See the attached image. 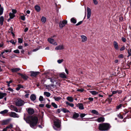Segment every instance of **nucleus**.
<instances>
[{"label":"nucleus","mask_w":131,"mask_h":131,"mask_svg":"<svg viewBox=\"0 0 131 131\" xmlns=\"http://www.w3.org/2000/svg\"><path fill=\"white\" fill-rule=\"evenodd\" d=\"M21 85L20 84H19L18 85V87L16 88V90L17 91L19 90L20 88H21Z\"/></svg>","instance_id":"c03bdc74"},{"label":"nucleus","mask_w":131,"mask_h":131,"mask_svg":"<svg viewBox=\"0 0 131 131\" xmlns=\"http://www.w3.org/2000/svg\"><path fill=\"white\" fill-rule=\"evenodd\" d=\"M122 104H120L119 105L117 106L116 107V110L117 111L120 108L122 107Z\"/></svg>","instance_id":"e433bc0d"},{"label":"nucleus","mask_w":131,"mask_h":131,"mask_svg":"<svg viewBox=\"0 0 131 131\" xmlns=\"http://www.w3.org/2000/svg\"><path fill=\"white\" fill-rule=\"evenodd\" d=\"M117 116L119 118L121 119H123V116L121 115L120 114L118 115Z\"/></svg>","instance_id":"3c124183"},{"label":"nucleus","mask_w":131,"mask_h":131,"mask_svg":"<svg viewBox=\"0 0 131 131\" xmlns=\"http://www.w3.org/2000/svg\"><path fill=\"white\" fill-rule=\"evenodd\" d=\"M121 39L122 41L124 42H125L126 41V39L125 38L123 37Z\"/></svg>","instance_id":"bf43d9fd"},{"label":"nucleus","mask_w":131,"mask_h":131,"mask_svg":"<svg viewBox=\"0 0 131 131\" xmlns=\"http://www.w3.org/2000/svg\"><path fill=\"white\" fill-rule=\"evenodd\" d=\"M66 103L67 105H69L71 107H73L74 106V105L73 104L70 103L68 102H66Z\"/></svg>","instance_id":"7c9ffc66"},{"label":"nucleus","mask_w":131,"mask_h":131,"mask_svg":"<svg viewBox=\"0 0 131 131\" xmlns=\"http://www.w3.org/2000/svg\"><path fill=\"white\" fill-rule=\"evenodd\" d=\"M117 93V90L114 91L112 92V95L114 94Z\"/></svg>","instance_id":"680f3d73"},{"label":"nucleus","mask_w":131,"mask_h":131,"mask_svg":"<svg viewBox=\"0 0 131 131\" xmlns=\"http://www.w3.org/2000/svg\"><path fill=\"white\" fill-rule=\"evenodd\" d=\"M125 49V47L124 46H123L120 49V50L121 51L124 50Z\"/></svg>","instance_id":"49530a36"},{"label":"nucleus","mask_w":131,"mask_h":131,"mask_svg":"<svg viewBox=\"0 0 131 131\" xmlns=\"http://www.w3.org/2000/svg\"><path fill=\"white\" fill-rule=\"evenodd\" d=\"M105 119L104 118L102 117H100L98 118L97 119V121L99 122H104V121Z\"/></svg>","instance_id":"4be33fe9"},{"label":"nucleus","mask_w":131,"mask_h":131,"mask_svg":"<svg viewBox=\"0 0 131 131\" xmlns=\"http://www.w3.org/2000/svg\"><path fill=\"white\" fill-rule=\"evenodd\" d=\"M30 98L32 101H34L36 99V96L34 94H32L31 95L30 97Z\"/></svg>","instance_id":"aec40b11"},{"label":"nucleus","mask_w":131,"mask_h":131,"mask_svg":"<svg viewBox=\"0 0 131 131\" xmlns=\"http://www.w3.org/2000/svg\"><path fill=\"white\" fill-rule=\"evenodd\" d=\"M25 114H24V119L26 123L30 124L31 127L32 128H35L36 126L37 123L38 119L36 117L32 116H28L26 118H25Z\"/></svg>","instance_id":"f257e3e1"},{"label":"nucleus","mask_w":131,"mask_h":131,"mask_svg":"<svg viewBox=\"0 0 131 131\" xmlns=\"http://www.w3.org/2000/svg\"><path fill=\"white\" fill-rule=\"evenodd\" d=\"M10 107L12 110L16 112H19L17 108L15 106L13 105H11L10 106Z\"/></svg>","instance_id":"9b49d317"},{"label":"nucleus","mask_w":131,"mask_h":131,"mask_svg":"<svg viewBox=\"0 0 131 131\" xmlns=\"http://www.w3.org/2000/svg\"><path fill=\"white\" fill-rule=\"evenodd\" d=\"M61 111H62L64 113H66L69 112V111L66 108H63L61 109Z\"/></svg>","instance_id":"72a5a7b5"},{"label":"nucleus","mask_w":131,"mask_h":131,"mask_svg":"<svg viewBox=\"0 0 131 131\" xmlns=\"http://www.w3.org/2000/svg\"><path fill=\"white\" fill-rule=\"evenodd\" d=\"M8 122V120H4L3 122V124L5 125L7 124Z\"/></svg>","instance_id":"a18cd8bd"},{"label":"nucleus","mask_w":131,"mask_h":131,"mask_svg":"<svg viewBox=\"0 0 131 131\" xmlns=\"http://www.w3.org/2000/svg\"><path fill=\"white\" fill-rule=\"evenodd\" d=\"M35 10L37 12H39L41 9L40 7L38 5H36L35 6Z\"/></svg>","instance_id":"dca6fc26"},{"label":"nucleus","mask_w":131,"mask_h":131,"mask_svg":"<svg viewBox=\"0 0 131 131\" xmlns=\"http://www.w3.org/2000/svg\"><path fill=\"white\" fill-rule=\"evenodd\" d=\"M46 106L48 108H50L51 107V106L50 105L48 104H46Z\"/></svg>","instance_id":"69168bd1"},{"label":"nucleus","mask_w":131,"mask_h":131,"mask_svg":"<svg viewBox=\"0 0 131 131\" xmlns=\"http://www.w3.org/2000/svg\"><path fill=\"white\" fill-rule=\"evenodd\" d=\"M8 90L11 92H13V90L10 88H9L8 89Z\"/></svg>","instance_id":"774afa93"},{"label":"nucleus","mask_w":131,"mask_h":131,"mask_svg":"<svg viewBox=\"0 0 131 131\" xmlns=\"http://www.w3.org/2000/svg\"><path fill=\"white\" fill-rule=\"evenodd\" d=\"M84 90L82 89H79L77 90V91H80L81 92H83Z\"/></svg>","instance_id":"5fc2aeb1"},{"label":"nucleus","mask_w":131,"mask_h":131,"mask_svg":"<svg viewBox=\"0 0 131 131\" xmlns=\"http://www.w3.org/2000/svg\"><path fill=\"white\" fill-rule=\"evenodd\" d=\"M85 115L86 114H81L80 115V116L81 117L83 118L84 117Z\"/></svg>","instance_id":"603ef678"},{"label":"nucleus","mask_w":131,"mask_h":131,"mask_svg":"<svg viewBox=\"0 0 131 131\" xmlns=\"http://www.w3.org/2000/svg\"><path fill=\"white\" fill-rule=\"evenodd\" d=\"M118 58H124V56L122 54H120L118 57Z\"/></svg>","instance_id":"13d9d810"},{"label":"nucleus","mask_w":131,"mask_h":131,"mask_svg":"<svg viewBox=\"0 0 131 131\" xmlns=\"http://www.w3.org/2000/svg\"><path fill=\"white\" fill-rule=\"evenodd\" d=\"M21 77L24 79L26 80L28 78L27 76L25 74H22L21 75Z\"/></svg>","instance_id":"2f4dec72"},{"label":"nucleus","mask_w":131,"mask_h":131,"mask_svg":"<svg viewBox=\"0 0 131 131\" xmlns=\"http://www.w3.org/2000/svg\"><path fill=\"white\" fill-rule=\"evenodd\" d=\"M56 81V79L55 78H50V81L52 83H53L54 82Z\"/></svg>","instance_id":"c9c22d12"},{"label":"nucleus","mask_w":131,"mask_h":131,"mask_svg":"<svg viewBox=\"0 0 131 131\" xmlns=\"http://www.w3.org/2000/svg\"><path fill=\"white\" fill-rule=\"evenodd\" d=\"M67 21L66 20H63L62 21H61L60 22L59 26L60 29H62L63 27L65 26L67 24Z\"/></svg>","instance_id":"39448f33"},{"label":"nucleus","mask_w":131,"mask_h":131,"mask_svg":"<svg viewBox=\"0 0 131 131\" xmlns=\"http://www.w3.org/2000/svg\"><path fill=\"white\" fill-rule=\"evenodd\" d=\"M24 104V101L21 99H17L15 102L16 105L19 107L23 105Z\"/></svg>","instance_id":"20e7f679"},{"label":"nucleus","mask_w":131,"mask_h":131,"mask_svg":"<svg viewBox=\"0 0 131 131\" xmlns=\"http://www.w3.org/2000/svg\"><path fill=\"white\" fill-rule=\"evenodd\" d=\"M10 19H13L15 16V14L13 13H10L9 14Z\"/></svg>","instance_id":"473e14b6"},{"label":"nucleus","mask_w":131,"mask_h":131,"mask_svg":"<svg viewBox=\"0 0 131 131\" xmlns=\"http://www.w3.org/2000/svg\"><path fill=\"white\" fill-rule=\"evenodd\" d=\"M113 46L114 49L116 50L119 49V46L118 43L116 41H114L113 43Z\"/></svg>","instance_id":"6e6552de"},{"label":"nucleus","mask_w":131,"mask_h":131,"mask_svg":"<svg viewBox=\"0 0 131 131\" xmlns=\"http://www.w3.org/2000/svg\"><path fill=\"white\" fill-rule=\"evenodd\" d=\"M60 77L63 78H67L65 74L64 73L60 74Z\"/></svg>","instance_id":"a878e982"},{"label":"nucleus","mask_w":131,"mask_h":131,"mask_svg":"<svg viewBox=\"0 0 131 131\" xmlns=\"http://www.w3.org/2000/svg\"><path fill=\"white\" fill-rule=\"evenodd\" d=\"M8 112V110H5L3 111H1L0 112V114H2L3 115H5Z\"/></svg>","instance_id":"412c9836"},{"label":"nucleus","mask_w":131,"mask_h":131,"mask_svg":"<svg viewBox=\"0 0 131 131\" xmlns=\"http://www.w3.org/2000/svg\"><path fill=\"white\" fill-rule=\"evenodd\" d=\"M87 19H88L90 18L91 16V10L90 9L89 7H87Z\"/></svg>","instance_id":"1a4fd4ad"},{"label":"nucleus","mask_w":131,"mask_h":131,"mask_svg":"<svg viewBox=\"0 0 131 131\" xmlns=\"http://www.w3.org/2000/svg\"><path fill=\"white\" fill-rule=\"evenodd\" d=\"M67 100L70 102H72L73 101V98L71 96L68 97L67 98Z\"/></svg>","instance_id":"5701e85b"},{"label":"nucleus","mask_w":131,"mask_h":131,"mask_svg":"<svg viewBox=\"0 0 131 131\" xmlns=\"http://www.w3.org/2000/svg\"><path fill=\"white\" fill-rule=\"evenodd\" d=\"M39 73V72H31V73L30 75V76L32 77H35L37 75H38Z\"/></svg>","instance_id":"ddd939ff"},{"label":"nucleus","mask_w":131,"mask_h":131,"mask_svg":"<svg viewBox=\"0 0 131 131\" xmlns=\"http://www.w3.org/2000/svg\"><path fill=\"white\" fill-rule=\"evenodd\" d=\"M82 21H80L78 23H77L76 24V26H78L80 25L82 23Z\"/></svg>","instance_id":"052dcab7"},{"label":"nucleus","mask_w":131,"mask_h":131,"mask_svg":"<svg viewBox=\"0 0 131 131\" xmlns=\"http://www.w3.org/2000/svg\"><path fill=\"white\" fill-rule=\"evenodd\" d=\"M53 98L54 100L57 101H58L59 100L61 99V98L59 96V97H56L54 96L53 97Z\"/></svg>","instance_id":"c756f323"},{"label":"nucleus","mask_w":131,"mask_h":131,"mask_svg":"<svg viewBox=\"0 0 131 131\" xmlns=\"http://www.w3.org/2000/svg\"><path fill=\"white\" fill-rule=\"evenodd\" d=\"M63 61V59H60L58 60L57 62L59 63L60 64Z\"/></svg>","instance_id":"09e8293b"},{"label":"nucleus","mask_w":131,"mask_h":131,"mask_svg":"<svg viewBox=\"0 0 131 131\" xmlns=\"http://www.w3.org/2000/svg\"><path fill=\"white\" fill-rule=\"evenodd\" d=\"M41 20L42 22L45 23L46 21V18L43 16H42V17Z\"/></svg>","instance_id":"f704fd0d"},{"label":"nucleus","mask_w":131,"mask_h":131,"mask_svg":"<svg viewBox=\"0 0 131 131\" xmlns=\"http://www.w3.org/2000/svg\"><path fill=\"white\" fill-rule=\"evenodd\" d=\"M12 11L13 12L12 13L14 14H16L17 12V11L16 9H12Z\"/></svg>","instance_id":"864d4df0"},{"label":"nucleus","mask_w":131,"mask_h":131,"mask_svg":"<svg viewBox=\"0 0 131 131\" xmlns=\"http://www.w3.org/2000/svg\"><path fill=\"white\" fill-rule=\"evenodd\" d=\"M21 19L23 20H25V17L24 16H20Z\"/></svg>","instance_id":"de8ad7c7"},{"label":"nucleus","mask_w":131,"mask_h":131,"mask_svg":"<svg viewBox=\"0 0 131 131\" xmlns=\"http://www.w3.org/2000/svg\"><path fill=\"white\" fill-rule=\"evenodd\" d=\"M18 42L20 43H22L23 42V39L21 38H18Z\"/></svg>","instance_id":"79ce46f5"},{"label":"nucleus","mask_w":131,"mask_h":131,"mask_svg":"<svg viewBox=\"0 0 131 131\" xmlns=\"http://www.w3.org/2000/svg\"><path fill=\"white\" fill-rule=\"evenodd\" d=\"M48 41L50 43L52 44L55 46L57 45V42L55 41L52 38H48Z\"/></svg>","instance_id":"0eeeda50"},{"label":"nucleus","mask_w":131,"mask_h":131,"mask_svg":"<svg viewBox=\"0 0 131 131\" xmlns=\"http://www.w3.org/2000/svg\"><path fill=\"white\" fill-rule=\"evenodd\" d=\"M51 104L52 105L53 107L54 108H57V105L54 103H51Z\"/></svg>","instance_id":"ea45409f"},{"label":"nucleus","mask_w":131,"mask_h":131,"mask_svg":"<svg viewBox=\"0 0 131 131\" xmlns=\"http://www.w3.org/2000/svg\"><path fill=\"white\" fill-rule=\"evenodd\" d=\"M64 48L63 46L61 45L56 47L55 48V49L56 50H60L63 49Z\"/></svg>","instance_id":"4468645a"},{"label":"nucleus","mask_w":131,"mask_h":131,"mask_svg":"<svg viewBox=\"0 0 131 131\" xmlns=\"http://www.w3.org/2000/svg\"><path fill=\"white\" fill-rule=\"evenodd\" d=\"M127 50V53L128 54V55L127 57H128L129 56H131V53H130V52H131V49H130V52L129 50Z\"/></svg>","instance_id":"58836bf2"},{"label":"nucleus","mask_w":131,"mask_h":131,"mask_svg":"<svg viewBox=\"0 0 131 131\" xmlns=\"http://www.w3.org/2000/svg\"><path fill=\"white\" fill-rule=\"evenodd\" d=\"M90 92L93 95H95L99 93L98 92L95 91H90Z\"/></svg>","instance_id":"393cba45"},{"label":"nucleus","mask_w":131,"mask_h":131,"mask_svg":"<svg viewBox=\"0 0 131 131\" xmlns=\"http://www.w3.org/2000/svg\"><path fill=\"white\" fill-rule=\"evenodd\" d=\"M44 95L47 97H49L50 95V94L49 92H44Z\"/></svg>","instance_id":"bb28decb"},{"label":"nucleus","mask_w":131,"mask_h":131,"mask_svg":"<svg viewBox=\"0 0 131 131\" xmlns=\"http://www.w3.org/2000/svg\"><path fill=\"white\" fill-rule=\"evenodd\" d=\"M28 112L29 114H32L34 113V111L32 108H29L28 110Z\"/></svg>","instance_id":"2eb2a0df"},{"label":"nucleus","mask_w":131,"mask_h":131,"mask_svg":"<svg viewBox=\"0 0 131 131\" xmlns=\"http://www.w3.org/2000/svg\"><path fill=\"white\" fill-rule=\"evenodd\" d=\"M71 21L73 24H75L77 22L76 19L74 18H72L71 19Z\"/></svg>","instance_id":"c85d7f7f"},{"label":"nucleus","mask_w":131,"mask_h":131,"mask_svg":"<svg viewBox=\"0 0 131 131\" xmlns=\"http://www.w3.org/2000/svg\"><path fill=\"white\" fill-rule=\"evenodd\" d=\"M9 116L11 117L14 118H19V116L15 112H12L9 114Z\"/></svg>","instance_id":"423d86ee"},{"label":"nucleus","mask_w":131,"mask_h":131,"mask_svg":"<svg viewBox=\"0 0 131 131\" xmlns=\"http://www.w3.org/2000/svg\"><path fill=\"white\" fill-rule=\"evenodd\" d=\"M20 70L19 68H13L11 69V70L12 72H16L19 71Z\"/></svg>","instance_id":"f3484780"},{"label":"nucleus","mask_w":131,"mask_h":131,"mask_svg":"<svg viewBox=\"0 0 131 131\" xmlns=\"http://www.w3.org/2000/svg\"><path fill=\"white\" fill-rule=\"evenodd\" d=\"M93 2L95 5H97L98 4V2L96 0H93Z\"/></svg>","instance_id":"e2e57ef3"},{"label":"nucleus","mask_w":131,"mask_h":131,"mask_svg":"<svg viewBox=\"0 0 131 131\" xmlns=\"http://www.w3.org/2000/svg\"><path fill=\"white\" fill-rule=\"evenodd\" d=\"M7 95V94L3 93L0 92V99H2Z\"/></svg>","instance_id":"a211bd4d"},{"label":"nucleus","mask_w":131,"mask_h":131,"mask_svg":"<svg viewBox=\"0 0 131 131\" xmlns=\"http://www.w3.org/2000/svg\"><path fill=\"white\" fill-rule=\"evenodd\" d=\"M9 42H10L13 45H15L16 42V41H14L12 39L11 40L9 41Z\"/></svg>","instance_id":"4c0bfd02"},{"label":"nucleus","mask_w":131,"mask_h":131,"mask_svg":"<svg viewBox=\"0 0 131 131\" xmlns=\"http://www.w3.org/2000/svg\"><path fill=\"white\" fill-rule=\"evenodd\" d=\"M49 88H53L54 87V85L53 84H51L50 85L48 86Z\"/></svg>","instance_id":"0e129e2a"},{"label":"nucleus","mask_w":131,"mask_h":131,"mask_svg":"<svg viewBox=\"0 0 131 131\" xmlns=\"http://www.w3.org/2000/svg\"><path fill=\"white\" fill-rule=\"evenodd\" d=\"M10 126H8L6 127V128L4 129L2 131H7V128H10Z\"/></svg>","instance_id":"4d7b16f0"},{"label":"nucleus","mask_w":131,"mask_h":131,"mask_svg":"<svg viewBox=\"0 0 131 131\" xmlns=\"http://www.w3.org/2000/svg\"><path fill=\"white\" fill-rule=\"evenodd\" d=\"M79 114H78L75 113L73 114L72 118L74 119H76L79 117Z\"/></svg>","instance_id":"6ab92c4d"},{"label":"nucleus","mask_w":131,"mask_h":131,"mask_svg":"<svg viewBox=\"0 0 131 131\" xmlns=\"http://www.w3.org/2000/svg\"><path fill=\"white\" fill-rule=\"evenodd\" d=\"M110 128V125L107 123H103L99 125V129L101 131H106Z\"/></svg>","instance_id":"f03ea898"},{"label":"nucleus","mask_w":131,"mask_h":131,"mask_svg":"<svg viewBox=\"0 0 131 131\" xmlns=\"http://www.w3.org/2000/svg\"><path fill=\"white\" fill-rule=\"evenodd\" d=\"M80 36L81 38L82 41V42H85L87 41V38L86 36L84 35H82Z\"/></svg>","instance_id":"9d476101"},{"label":"nucleus","mask_w":131,"mask_h":131,"mask_svg":"<svg viewBox=\"0 0 131 131\" xmlns=\"http://www.w3.org/2000/svg\"><path fill=\"white\" fill-rule=\"evenodd\" d=\"M54 129L56 130H59L61 129V121L57 119H55L53 121Z\"/></svg>","instance_id":"7ed1b4c3"},{"label":"nucleus","mask_w":131,"mask_h":131,"mask_svg":"<svg viewBox=\"0 0 131 131\" xmlns=\"http://www.w3.org/2000/svg\"><path fill=\"white\" fill-rule=\"evenodd\" d=\"M3 8L2 7L0 8V16L3 13Z\"/></svg>","instance_id":"a19ab883"},{"label":"nucleus","mask_w":131,"mask_h":131,"mask_svg":"<svg viewBox=\"0 0 131 131\" xmlns=\"http://www.w3.org/2000/svg\"><path fill=\"white\" fill-rule=\"evenodd\" d=\"M43 98L42 96H40L39 98V100L41 102L43 101Z\"/></svg>","instance_id":"37998d69"},{"label":"nucleus","mask_w":131,"mask_h":131,"mask_svg":"<svg viewBox=\"0 0 131 131\" xmlns=\"http://www.w3.org/2000/svg\"><path fill=\"white\" fill-rule=\"evenodd\" d=\"M77 106L80 110H83L84 109L83 105L82 103H78Z\"/></svg>","instance_id":"f8f14e48"},{"label":"nucleus","mask_w":131,"mask_h":131,"mask_svg":"<svg viewBox=\"0 0 131 131\" xmlns=\"http://www.w3.org/2000/svg\"><path fill=\"white\" fill-rule=\"evenodd\" d=\"M117 93H118V94H121L122 92V91L120 90H117Z\"/></svg>","instance_id":"6e6d98bb"},{"label":"nucleus","mask_w":131,"mask_h":131,"mask_svg":"<svg viewBox=\"0 0 131 131\" xmlns=\"http://www.w3.org/2000/svg\"><path fill=\"white\" fill-rule=\"evenodd\" d=\"M4 21V18L3 16H1L0 17V24L1 25H2Z\"/></svg>","instance_id":"b1692460"},{"label":"nucleus","mask_w":131,"mask_h":131,"mask_svg":"<svg viewBox=\"0 0 131 131\" xmlns=\"http://www.w3.org/2000/svg\"><path fill=\"white\" fill-rule=\"evenodd\" d=\"M91 113L93 114L96 115H98L99 114V113L95 110H93L91 111Z\"/></svg>","instance_id":"cd10ccee"},{"label":"nucleus","mask_w":131,"mask_h":131,"mask_svg":"<svg viewBox=\"0 0 131 131\" xmlns=\"http://www.w3.org/2000/svg\"><path fill=\"white\" fill-rule=\"evenodd\" d=\"M13 52H14L16 53H19V51L18 49L14 50Z\"/></svg>","instance_id":"8fccbe9b"},{"label":"nucleus","mask_w":131,"mask_h":131,"mask_svg":"<svg viewBox=\"0 0 131 131\" xmlns=\"http://www.w3.org/2000/svg\"><path fill=\"white\" fill-rule=\"evenodd\" d=\"M24 92L25 93L27 94L29 93L30 92V91L29 90H28L26 91H24Z\"/></svg>","instance_id":"338daca9"}]
</instances>
